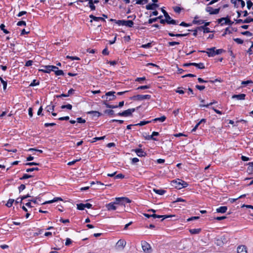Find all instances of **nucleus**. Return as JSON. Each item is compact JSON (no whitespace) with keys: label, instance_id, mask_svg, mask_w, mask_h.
I'll list each match as a JSON object with an SVG mask.
<instances>
[{"label":"nucleus","instance_id":"53","mask_svg":"<svg viewBox=\"0 0 253 253\" xmlns=\"http://www.w3.org/2000/svg\"><path fill=\"white\" fill-rule=\"evenodd\" d=\"M247 8L250 9L253 6V2L251 0H248L247 1Z\"/></svg>","mask_w":253,"mask_h":253},{"label":"nucleus","instance_id":"23","mask_svg":"<svg viewBox=\"0 0 253 253\" xmlns=\"http://www.w3.org/2000/svg\"><path fill=\"white\" fill-rule=\"evenodd\" d=\"M151 216L153 218H161V217H163V219H162V220H163L164 219H166V218H169V217H172L173 215H157L156 214H152Z\"/></svg>","mask_w":253,"mask_h":253},{"label":"nucleus","instance_id":"56","mask_svg":"<svg viewBox=\"0 0 253 253\" xmlns=\"http://www.w3.org/2000/svg\"><path fill=\"white\" fill-rule=\"evenodd\" d=\"M251 22H253V18H247V19H246L244 21H243V23H250Z\"/></svg>","mask_w":253,"mask_h":253},{"label":"nucleus","instance_id":"61","mask_svg":"<svg viewBox=\"0 0 253 253\" xmlns=\"http://www.w3.org/2000/svg\"><path fill=\"white\" fill-rule=\"evenodd\" d=\"M26 23L24 21H20L17 23V25L21 26H26Z\"/></svg>","mask_w":253,"mask_h":253},{"label":"nucleus","instance_id":"39","mask_svg":"<svg viewBox=\"0 0 253 253\" xmlns=\"http://www.w3.org/2000/svg\"><path fill=\"white\" fill-rule=\"evenodd\" d=\"M5 25L3 24H1L0 25V28L1 30L3 31V32L5 33V34H8L9 33V32L6 30L5 29Z\"/></svg>","mask_w":253,"mask_h":253},{"label":"nucleus","instance_id":"18","mask_svg":"<svg viewBox=\"0 0 253 253\" xmlns=\"http://www.w3.org/2000/svg\"><path fill=\"white\" fill-rule=\"evenodd\" d=\"M84 1H88V4L86 6H89L91 10H95L96 7L92 2V0H85Z\"/></svg>","mask_w":253,"mask_h":253},{"label":"nucleus","instance_id":"24","mask_svg":"<svg viewBox=\"0 0 253 253\" xmlns=\"http://www.w3.org/2000/svg\"><path fill=\"white\" fill-rule=\"evenodd\" d=\"M227 210V208L226 206L220 207L216 209V211L220 213H225Z\"/></svg>","mask_w":253,"mask_h":253},{"label":"nucleus","instance_id":"15","mask_svg":"<svg viewBox=\"0 0 253 253\" xmlns=\"http://www.w3.org/2000/svg\"><path fill=\"white\" fill-rule=\"evenodd\" d=\"M114 203H110L106 205V208L108 211L115 210L117 209Z\"/></svg>","mask_w":253,"mask_h":253},{"label":"nucleus","instance_id":"58","mask_svg":"<svg viewBox=\"0 0 253 253\" xmlns=\"http://www.w3.org/2000/svg\"><path fill=\"white\" fill-rule=\"evenodd\" d=\"M158 19V18H151L149 19L148 20V23L149 24H152L153 22H156Z\"/></svg>","mask_w":253,"mask_h":253},{"label":"nucleus","instance_id":"38","mask_svg":"<svg viewBox=\"0 0 253 253\" xmlns=\"http://www.w3.org/2000/svg\"><path fill=\"white\" fill-rule=\"evenodd\" d=\"M57 201H58V200L57 199V197H55L52 200L44 202L42 204L44 205V204H51V203L56 202Z\"/></svg>","mask_w":253,"mask_h":253},{"label":"nucleus","instance_id":"47","mask_svg":"<svg viewBox=\"0 0 253 253\" xmlns=\"http://www.w3.org/2000/svg\"><path fill=\"white\" fill-rule=\"evenodd\" d=\"M150 85H142L140 86L137 87V89H148L150 88Z\"/></svg>","mask_w":253,"mask_h":253},{"label":"nucleus","instance_id":"12","mask_svg":"<svg viewBox=\"0 0 253 253\" xmlns=\"http://www.w3.org/2000/svg\"><path fill=\"white\" fill-rule=\"evenodd\" d=\"M134 108L128 109L126 110L123 111V114L125 117L130 116L133 112L135 111Z\"/></svg>","mask_w":253,"mask_h":253},{"label":"nucleus","instance_id":"11","mask_svg":"<svg viewBox=\"0 0 253 253\" xmlns=\"http://www.w3.org/2000/svg\"><path fill=\"white\" fill-rule=\"evenodd\" d=\"M165 18L166 19V23L169 24L175 25L177 24L176 21L175 20L172 19L169 15L165 16Z\"/></svg>","mask_w":253,"mask_h":253},{"label":"nucleus","instance_id":"2","mask_svg":"<svg viewBox=\"0 0 253 253\" xmlns=\"http://www.w3.org/2000/svg\"><path fill=\"white\" fill-rule=\"evenodd\" d=\"M131 201L126 197L116 198L115 201L113 202L115 205H124L125 203H130Z\"/></svg>","mask_w":253,"mask_h":253},{"label":"nucleus","instance_id":"22","mask_svg":"<svg viewBox=\"0 0 253 253\" xmlns=\"http://www.w3.org/2000/svg\"><path fill=\"white\" fill-rule=\"evenodd\" d=\"M46 70L45 71L46 73H49L51 71H52L54 69H58V68L55 66L52 65H48L45 67Z\"/></svg>","mask_w":253,"mask_h":253},{"label":"nucleus","instance_id":"14","mask_svg":"<svg viewBox=\"0 0 253 253\" xmlns=\"http://www.w3.org/2000/svg\"><path fill=\"white\" fill-rule=\"evenodd\" d=\"M238 253H247V248L245 246H241L237 248Z\"/></svg>","mask_w":253,"mask_h":253},{"label":"nucleus","instance_id":"57","mask_svg":"<svg viewBox=\"0 0 253 253\" xmlns=\"http://www.w3.org/2000/svg\"><path fill=\"white\" fill-rule=\"evenodd\" d=\"M124 20H119L115 21V23L119 26H120V25L124 26Z\"/></svg>","mask_w":253,"mask_h":253},{"label":"nucleus","instance_id":"30","mask_svg":"<svg viewBox=\"0 0 253 253\" xmlns=\"http://www.w3.org/2000/svg\"><path fill=\"white\" fill-rule=\"evenodd\" d=\"M248 167L247 171L249 173H253V162H250L248 163Z\"/></svg>","mask_w":253,"mask_h":253},{"label":"nucleus","instance_id":"55","mask_svg":"<svg viewBox=\"0 0 253 253\" xmlns=\"http://www.w3.org/2000/svg\"><path fill=\"white\" fill-rule=\"evenodd\" d=\"M81 158H80L79 159H77L76 160H74L73 161H71V162H69L68 163V165L69 166H72V165H73L74 164H75L77 162H78L79 161L81 160Z\"/></svg>","mask_w":253,"mask_h":253},{"label":"nucleus","instance_id":"13","mask_svg":"<svg viewBox=\"0 0 253 253\" xmlns=\"http://www.w3.org/2000/svg\"><path fill=\"white\" fill-rule=\"evenodd\" d=\"M246 97V94L244 93L237 94V95H233L232 96V98H236L238 100H245Z\"/></svg>","mask_w":253,"mask_h":253},{"label":"nucleus","instance_id":"48","mask_svg":"<svg viewBox=\"0 0 253 253\" xmlns=\"http://www.w3.org/2000/svg\"><path fill=\"white\" fill-rule=\"evenodd\" d=\"M233 40L238 44H242L243 43V40L239 38H235Z\"/></svg>","mask_w":253,"mask_h":253},{"label":"nucleus","instance_id":"21","mask_svg":"<svg viewBox=\"0 0 253 253\" xmlns=\"http://www.w3.org/2000/svg\"><path fill=\"white\" fill-rule=\"evenodd\" d=\"M158 6V5L157 4H156L155 3L152 4H149L146 6V8L147 10H153L156 7H157Z\"/></svg>","mask_w":253,"mask_h":253},{"label":"nucleus","instance_id":"34","mask_svg":"<svg viewBox=\"0 0 253 253\" xmlns=\"http://www.w3.org/2000/svg\"><path fill=\"white\" fill-rule=\"evenodd\" d=\"M200 28L202 29L204 31V33H210L211 32V31L210 30L209 28H208L207 27H205V26H202L200 27Z\"/></svg>","mask_w":253,"mask_h":253},{"label":"nucleus","instance_id":"9","mask_svg":"<svg viewBox=\"0 0 253 253\" xmlns=\"http://www.w3.org/2000/svg\"><path fill=\"white\" fill-rule=\"evenodd\" d=\"M89 17L91 19V20L90 21V22H92V21H102L103 22L105 21V20L104 18L101 17H96L92 14L89 15Z\"/></svg>","mask_w":253,"mask_h":253},{"label":"nucleus","instance_id":"43","mask_svg":"<svg viewBox=\"0 0 253 253\" xmlns=\"http://www.w3.org/2000/svg\"><path fill=\"white\" fill-rule=\"evenodd\" d=\"M55 75L56 76L63 75L64 72L62 70H58V69H57V71H55Z\"/></svg>","mask_w":253,"mask_h":253},{"label":"nucleus","instance_id":"31","mask_svg":"<svg viewBox=\"0 0 253 253\" xmlns=\"http://www.w3.org/2000/svg\"><path fill=\"white\" fill-rule=\"evenodd\" d=\"M151 122H152L151 121H141L139 123L136 124L135 125L142 126L148 124Z\"/></svg>","mask_w":253,"mask_h":253},{"label":"nucleus","instance_id":"42","mask_svg":"<svg viewBox=\"0 0 253 253\" xmlns=\"http://www.w3.org/2000/svg\"><path fill=\"white\" fill-rule=\"evenodd\" d=\"M77 209L79 210H84L85 209L84 204H77Z\"/></svg>","mask_w":253,"mask_h":253},{"label":"nucleus","instance_id":"26","mask_svg":"<svg viewBox=\"0 0 253 253\" xmlns=\"http://www.w3.org/2000/svg\"><path fill=\"white\" fill-rule=\"evenodd\" d=\"M189 232L191 234H199L201 231V228H197V229H189Z\"/></svg>","mask_w":253,"mask_h":253},{"label":"nucleus","instance_id":"32","mask_svg":"<svg viewBox=\"0 0 253 253\" xmlns=\"http://www.w3.org/2000/svg\"><path fill=\"white\" fill-rule=\"evenodd\" d=\"M0 81L3 84V90H6V86H7V82L4 81L1 77H0Z\"/></svg>","mask_w":253,"mask_h":253},{"label":"nucleus","instance_id":"51","mask_svg":"<svg viewBox=\"0 0 253 253\" xmlns=\"http://www.w3.org/2000/svg\"><path fill=\"white\" fill-rule=\"evenodd\" d=\"M253 82L251 80H247V81H242V83H241V84H245V85H247V84H253Z\"/></svg>","mask_w":253,"mask_h":253},{"label":"nucleus","instance_id":"64","mask_svg":"<svg viewBox=\"0 0 253 253\" xmlns=\"http://www.w3.org/2000/svg\"><path fill=\"white\" fill-rule=\"evenodd\" d=\"M105 113L112 116L114 114V111L113 110H108L105 111Z\"/></svg>","mask_w":253,"mask_h":253},{"label":"nucleus","instance_id":"41","mask_svg":"<svg viewBox=\"0 0 253 253\" xmlns=\"http://www.w3.org/2000/svg\"><path fill=\"white\" fill-rule=\"evenodd\" d=\"M66 58L70 59L72 60H80V58H79L77 56H69V55H67L66 56Z\"/></svg>","mask_w":253,"mask_h":253},{"label":"nucleus","instance_id":"1","mask_svg":"<svg viewBox=\"0 0 253 253\" xmlns=\"http://www.w3.org/2000/svg\"><path fill=\"white\" fill-rule=\"evenodd\" d=\"M173 185L176 188L180 189L182 188H185L188 186V183L181 179H177L172 181Z\"/></svg>","mask_w":253,"mask_h":253},{"label":"nucleus","instance_id":"46","mask_svg":"<svg viewBox=\"0 0 253 253\" xmlns=\"http://www.w3.org/2000/svg\"><path fill=\"white\" fill-rule=\"evenodd\" d=\"M32 177V175H29L27 174H24L23 176L22 177H21L20 179L21 180H22V179H27V178H30Z\"/></svg>","mask_w":253,"mask_h":253},{"label":"nucleus","instance_id":"50","mask_svg":"<svg viewBox=\"0 0 253 253\" xmlns=\"http://www.w3.org/2000/svg\"><path fill=\"white\" fill-rule=\"evenodd\" d=\"M179 42H168V44L169 46H173L174 45L179 44Z\"/></svg>","mask_w":253,"mask_h":253},{"label":"nucleus","instance_id":"27","mask_svg":"<svg viewBox=\"0 0 253 253\" xmlns=\"http://www.w3.org/2000/svg\"><path fill=\"white\" fill-rule=\"evenodd\" d=\"M198 17H195L193 21V23L194 24L202 25L205 23L203 20H198Z\"/></svg>","mask_w":253,"mask_h":253},{"label":"nucleus","instance_id":"10","mask_svg":"<svg viewBox=\"0 0 253 253\" xmlns=\"http://www.w3.org/2000/svg\"><path fill=\"white\" fill-rule=\"evenodd\" d=\"M151 98V95L146 94V95H141L138 94L137 97V101H141L145 99H150Z\"/></svg>","mask_w":253,"mask_h":253},{"label":"nucleus","instance_id":"33","mask_svg":"<svg viewBox=\"0 0 253 253\" xmlns=\"http://www.w3.org/2000/svg\"><path fill=\"white\" fill-rule=\"evenodd\" d=\"M159 133L158 132L153 131L151 135L149 136V138L154 140H157L156 138H154V136H158Z\"/></svg>","mask_w":253,"mask_h":253},{"label":"nucleus","instance_id":"28","mask_svg":"<svg viewBox=\"0 0 253 253\" xmlns=\"http://www.w3.org/2000/svg\"><path fill=\"white\" fill-rule=\"evenodd\" d=\"M166 120V117L165 116H163L160 118H156L151 120L152 122H156L157 121H160V122H163Z\"/></svg>","mask_w":253,"mask_h":253},{"label":"nucleus","instance_id":"40","mask_svg":"<svg viewBox=\"0 0 253 253\" xmlns=\"http://www.w3.org/2000/svg\"><path fill=\"white\" fill-rule=\"evenodd\" d=\"M148 0H137L136 1V3L138 4H144L147 3Z\"/></svg>","mask_w":253,"mask_h":253},{"label":"nucleus","instance_id":"8","mask_svg":"<svg viewBox=\"0 0 253 253\" xmlns=\"http://www.w3.org/2000/svg\"><path fill=\"white\" fill-rule=\"evenodd\" d=\"M203 52H206L209 57H213L215 55V47H213L210 48H208L207 51H203Z\"/></svg>","mask_w":253,"mask_h":253},{"label":"nucleus","instance_id":"49","mask_svg":"<svg viewBox=\"0 0 253 253\" xmlns=\"http://www.w3.org/2000/svg\"><path fill=\"white\" fill-rule=\"evenodd\" d=\"M39 84V82H37L36 80H34L30 84V86H34Z\"/></svg>","mask_w":253,"mask_h":253},{"label":"nucleus","instance_id":"16","mask_svg":"<svg viewBox=\"0 0 253 253\" xmlns=\"http://www.w3.org/2000/svg\"><path fill=\"white\" fill-rule=\"evenodd\" d=\"M134 151L139 157L144 156L146 154L145 152H144L141 149H135L134 150Z\"/></svg>","mask_w":253,"mask_h":253},{"label":"nucleus","instance_id":"19","mask_svg":"<svg viewBox=\"0 0 253 253\" xmlns=\"http://www.w3.org/2000/svg\"><path fill=\"white\" fill-rule=\"evenodd\" d=\"M169 35L170 37H185L189 35V33H186V34H174L172 33H169Z\"/></svg>","mask_w":253,"mask_h":253},{"label":"nucleus","instance_id":"4","mask_svg":"<svg viewBox=\"0 0 253 253\" xmlns=\"http://www.w3.org/2000/svg\"><path fill=\"white\" fill-rule=\"evenodd\" d=\"M218 23L221 24V25L224 24L232 25L233 24V22L231 21L228 17H223L218 19Z\"/></svg>","mask_w":253,"mask_h":253},{"label":"nucleus","instance_id":"45","mask_svg":"<svg viewBox=\"0 0 253 253\" xmlns=\"http://www.w3.org/2000/svg\"><path fill=\"white\" fill-rule=\"evenodd\" d=\"M89 114H92L93 116L99 117L100 116L101 114L99 112L97 111H90L89 112Z\"/></svg>","mask_w":253,"mask_h":253},{"label":"nucleus","instance_id":"17","mask_svg":"<svg viewBox=\"0 0 253 253\" xmlns=\"http://www.w3.org/2000/svg\"><path fill=\"white\" fill-rule=\"evenodd\" d=\"M190 64L192 65V66H194L196 67H197L199 69H203L205 68L204 64L203 63H190Z\"/></svg>","mask_w":253,"mask_h":253},{"label":"nucleus","instance_id":"60","mask_svg":"<svg viewBox=\"0 0 253 253\" xmlns=\"http://www.w3.org/2000/svg\"><path fill=\"white\" fill-rule=\"evenodd\" d=\"M196 88L200 90H203L205 88V86L204 85H196Z\"/></svg>","mask_w":253,"mask_h":253},{"label":"nucleus","instance_id":"59","mask_svg":"<svg viewBox=\"0 0 253 253\" xmlns=\"http://www.w3.org/2000/svg\"><path fill=\"white\" fill-rule=\"evenodd\" d=\"M77 122L79 123H84L85 122V120L80 117L77 118Z\"/></svg>","mask_w":253,"mask_h":253},{"label":"nucleus","instance_id":"44","mask_svg":"<svg viewBox=\"0 0 253 253\" xmlns=\"http://www.w3.org/2000/svg\"><path fill=\"white\" fill-rule=\"evenodd\" d=\"M141 47L144 48H149L151 47V43L149 42L147 44H142Z\"/></svg>","mask_w":253,"mask_h":253},{"label":"nucleus","instance_id":"37","mask_svg":"<svg viewBox=\"0 0 253 253\" xmlns=\"http://www.w3.org/2000/svg\"><path fill=\"white\" fill-rule=\"evenodd\" d=\"M47 111L48 112H53L54 109V105H48L46 107Z\"/></svg>","mask_w":253,"mask_h":253},{"label":"nucleus","instance_id":"25","mask_svg":"<svg viewBox=\"0 0 253 253\" xmlns=\"http://www.w3.org/2000/svg\"><path fill=\"white\" fill-rule=\"evenodd\" d=\"M115 93V92L114 91H109L108 92H106L105 95L107 96H112L111 98H109V100H113L115 99V98H116V96L114 95Z\"/></svg>","mask_w":253,"mask_h":253},{"label":"nucleus","instance_id":"3","mask_svg":"<svg viewBox=\"0 0 253 253\" xmlns=\"http://www.w3.org/2000/svg\"><path fill=\"white\" fill-rule=\"evenodd\" d=\"M141 246L142 250L145 253H151L152 251L151 247L147 242L142 241Z\"/></svg>","mask_w":253,"mask_h":253},{"label":"nucleus","instance_id":"54","mask_svg":"<svg viewBox=\"0 0 253 253\" xmlns=\"http://www.w3.org/2000/svg\"><path fill=\"white\" fill-rule=\"evenodd\" d=\"M224 51V50L222 49H215V55L220 54L222 53H223Z\"/></svg>","mask_w":253,"mask_h":253},{"label":"nucleus","instance_id":"52","mask_svg":"<svg viewBox=\"0 0 253 253\" xmlns=\"http://www.w3.org/2000/svg\"><path fill=\"white\" fill-rule=\"evenodd\" d=\"M34 170H39V168H33L27 169H26V172H29L33 171Z\"/></svg>","mask_w":253,"mask_h":253},{"label":"nucleus","instance_id":"36","mask_svg":"<svg viewBox=\"0 0 253 253\" xmlns=\"http://www.w3.org/2000/svg\"><path fill=\"white\" fill-rule=\"evenodd\" d=\"M61 108L62 109H69V110H71L72 108V105L70 104H68L67 105H62Z\"/></svg>","mask_w":253,"mask_h":253},{"label":"nucleus","instance_id":"20","mask_svg":"<svg viewBox=\"0 0 253 253\" xmlns=\"http://www.w3.org/2000/svg\"><path fill=\"white\" fill-rule=\"evenodd\" d=\"M134 25V23L132 20H124V26L127 27H132Z\"/></svg>","mask_w":253,"mask_h":253},{"label":"nucleus","instance_id":"63","mask_svg":"<svg viewBox=\"0 0 253 253\" xmlns=\"http://www.w3.org/2000/svg\"><path fill=\"white\" fill-rule=\"evenodd\" d=\"M26 188V186L24 184H21L19 187L18 189L19 191V192H21L22 191L24 190Z\"/></svg>","mask_w":253,"mask_h":253},{"label":"nucleus","instance_id":"62","mask_svg":"<svg viewBox=\"0 0 253 253\" xmlns=\"http://www.w3.org/2000/svg\"><path fill=\"white\" fill-rule=\"evenodd\" d=\"M242 34L244 35H246L249 37H251L252 36V34L249 31H245L242 32Z\"/></svg>","mask_w":253,"mask_h":253},{"label":"nucleus","instance_id":"6","mask_svg":"<svg viewBox=\"0 0 253 253\" xmlns=\"http://www.w3.org/2000/svg\"><path fill=\"white\" fill-rule=\"evenodd\" d=\"M126 245V242L124 240H119L116 244V248L118 250H123Z\"/></svg>","mask_w":253,"mask_h":253},{"label":"nucleus","instance_id":"35","mask_svg":"<svg viewBox=\"0 0 253 253\" xmlns=\"http://www.w3.org/2000/svg\"><path fill=\"white\" fill-rule=\"evenodd\" d=\"M14 201V200L13 199H9L6 204V206L9 208L11 207L12 206Z\"/></svg>","mask_w":253,"mask_h":253},{"label":"nucleus","instance_id":"5","mask_svg":"<svg viewBox=\"0 0 253 253\" xmlns=\"http://www.w3.org/2000/svg\"><path fill=\"white\" fill-rule=\"evenodd\" d=\"M231 2L235 4L236 7H241L243 8L245 6V1L243 0H231Z\"/></svg>","mask_w":253,"mask_h":253},{"label":"nucleus","instance_id":"29","mask_svg":"<svg viewBox=\"0 0 253 253\" xmlns=\"http://www.w3.org/2000/svg\"><path fill=\"white\" fill-rule=\"evenodd\" d=\"M153 191L155 193L160 195H163L166 192V191L164 189H154Z\"/></svg>","mask_w":253,"mask_h":253},{"label":"nucleus","instance_id":"7","mask_svg":"<svg viewBox=\"0 0 253 253\" xmlns=\"http://www.w3.org/2000/svg\"><path fill=\"white\" fill-rule=\"evenodd\" d=\"M220 8L214 9L212 7L207 6L206 8V11L209 12L210 14H217L219 13Z\"/></svg>","mask_w":253,"mask_h":253}]
</instances>
